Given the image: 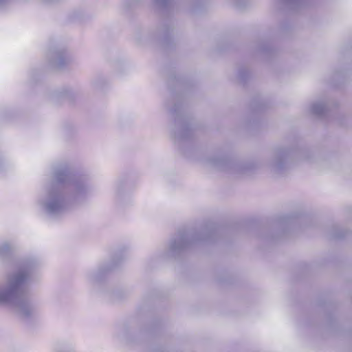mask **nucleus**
I'll return each instance as SVG.
<instances>
[{
	"label": "nucleus",
	"mask_w": 352,
	"mask_h": 352,
	"mask_svg": "<svg viewBox=\"0 0 352 352\" xmlns=\"http://www.w3.org/2000/svg\"><path fill=\"white\" fill-rule=\"evenodd\" d=\"M92 192L86 177L74 178L65 162L52 165L51 171L38 196L40 210L50 218H58L69 212L76 201L85 199Z\"/></svg>",
	"instance_id": "1"
},
{
	"label": "nucleus",
	"mask_w": 352,
	"mask_h": 352,
	"mask_svg": "<svg viewBox=\"0 0 352 352\" xmlns=\"http://www.w3.org/2000/svg\"><path fill=\"white\" fill-rule=\"evenodd\" d=\"M35 273L30 267H22L7 274L6 282L0 283V307H12L24 318L36 316L41 309V300L27 296L30 287L37 279Z\"/></svg>",
	"instance_id": "2"
},
{
	"label": "nucleus",
	"mask_w": 352,
	"mask_h": 352,
	"mask_svg": "<svg viewBox=\"0 0 352 352\" xmlns=\"http://www.w3.org/2000/svg\"><path fill=\"white\" fill-rule=\"evenodd\" d=\"M127 258L126 252H121L117 254L110 261L102 263L97 269L88 272L87 274L88 283L96 292L101 294L109 300H117L122 295V292L111 289L107 285L106 280L108 274ZM120 298H122V296H120Z\"/></svg>",
	"instance_id": "3"
},
{
	"label": "nucleus",
	"mask_w": 352,
	"mask_h": 352,
	"mask_svg": "<svg viewBox=\"0 0 352 352\" xmlns=\"http://www.w3.org/2000/svg\"><path fill=\"white\" fill-rule=\"evenodd\" d=\"M137 313L139 318L138 339L142 345L141 352H154V307L152 294L144 296Z\"/></svg>",
	"instance_id": "4"
},
{
	"label": "nucleus",
	"mask_w": 352,
	"mask_h": 352,
	"mask_svg": "<svg viewBox=\"0 0 352 352\" xmlns=\"http://www.w3.org/2000/svg\"><path fill=\"white\" fill-rule=\"evenodd\" d=\"M214 233V229L208 226L198 230H179L170 241L169 252L174 256H178L195 245L209 241Z\"/></svg>",
	"instance_id": "5"
},
{
	"label": "nucleus",
	"mask_w": 352,
	"mask_h": 352,
	"mask_svg": "<svg viewBox=\"0 0 352 352\" xmlns=\"http://www.w3.org/2000/svg\"><path fill=\"white\" fill-rule=\"evenodd\" d=\"M13 248V245L8 241H0V263L3 266L12 269L8 274L22 267H30L32 272H36L39 265L38 261L34 258H16L12 254Z\"/></svg>",
	"instance_id": "6"
},
{
	"label": "nucleus",
	"mask_w": 352,
	"mask_h": 352,
	"mask_svg": "<svg viewBox=\"0 0 352 352\" xmlns=\"http://www.w3.org/2000/svg\"><path fill=\"white\" fill-rule=\"evenodd\" d=\"M296 153V151L289 148H276L268 164L270 171L276 175L283 174L288 168L289 160Z\"/></svg>",
	"instance_id": "7"
},
{
	"label": "nucleus",
	"mask_w": 352,
	"mask_h": 352,
	"mask_svg": "<svg viewBox=\"0 0 352 352\" xmlns=\"http://www.w3.org/2000/svg\"><path fill=\"white\" fill-rule=\"evenodd\" d=\"M50 66L56 69L63 68L70 61V58L65 48L51 50L47 54Z\"/></svg>",
	"instance_id": "8"
},
{
	"label": "nucleus",
	"mask_w": 352,
	"mask_h": 352,
	"mask_svg": "<svg viewBox=\"0 0 352 352\" xmlns=\"http://www.w3.org/2000/svg\"><path fill=\"white\" fill-rule=\"evenodd\" d=\"M208 164L219 170L227 171L233 170L234 171H237L238 170H241L243 172L245 171L243 168L234 164L231 161L225 157H217L211 158L208 160Z\"/></svg>",
	"instance_id": "9"
},
{
	"label": "nucleus",
	"mask_w": 352,
	"mask_h": 352,
	"mask_svg": "<svg viewBox=\"0 0 352 352\" xmlns=\"http://www.w3.org/2000/svg\"><path fill=\"white\" fill-rule=\"evenodd\" d=\"M176 129L174 133L175 139L179 140H186L192 135V129L190 124L186 121L180 119H175Z\"/></svg>",
	"instance_id": "10"
},
{
	"label": "nucleus",
	"mask_w": 352,
	"mask_h": 352,
	"mask_svg": "<svg viewBox=\"0 0 352 352\" xmlns=\"http://www.w3.org/2000/svg\"><path fill=\"white\" fill-rule=\"evenodd\" d=\"M153 38V31L146 28L140 30L135 35L136 41L141 45L152 43Z\"/></svg>",
	"instance_id": "11"
},
{
	"label": "nucleus",
	"mask_w": 352,
	"mask_h": 352,
	"mask_svg": "<svg viewBox=\"0 0 352 352\" xmlns=\"http://www.w3.org/2000/svg\"><path fill=\"white\" fill-rule=\"evenodd\" d=\"M118 337L126 343L133 342L136 340L130 326L128 324H124L120 327L118 333Z\"/></svg>",
	"instance_id": "12"
},
{
	"label": "nucleus",
	"mask_w": 352,
	"mask_h": 352,
	"mask_svg": "<svg viewBox=\"0 0 352 352\" xmlns=\"http://www.w3.org/2000/svg\"><path fill=\"white\" fill-rule=\"evenodd\" d=\"M327 110V105L324 102H316L310 106V112L317 117H322Z\"/></svg>",
	"instance_id": "13"
},
{
	"label": "nucleus",
	"mask_w": 352,
	"mask_h": 352,
	"mask_svg": "<svg viewBox=\"0 0 352 352\" xmlns=\"http://www.w3.org/2000/svg\"><path fill=\"white\" fill-rule=\"evenodd\" d=\"M175 0H155V11L157 10H164L169 11L172 9Z\"/></svg>",
	"instance_id": "14"
},
{
	"label": "nucleus",
	"mask_w": 352,
	"mask_h": 352,
	"mask_svg": "<svg viewBox=\"0 0 352 352\" xmlns=\"http://www.w3.org/2000/svg\"><path fill=\"white\" fill-rule=\"evenodd\" d=\"M285 5L292 10H298L309 3V0H284Z\"/></svg>",
	"instance_id": "15"
},
{
	"label": "nucleus",
	"mask_w": 352,
	"mask_h": 352,
	"mask_svg": "<svg viewBox=\"0 0 352 352\" xmlns=\"http://www.w3.org/2000/svg\"><path fill=\"white\" fill-rule=\"evenodd\" d=\"M108 82V79L104 76L99 75L93 80L92 85L95 88L100 89L107 85Z\"/></svg>",
	"instance_id": "16"
},
{
	"label": "nucleus",
	"mask_w": 352,
	"mask_h": 352,
	"mask_svg": "<svg viewBox=\"0 0 352 352\" xmlns=\"http://www.w3.org/2000/svg\"><path fill=\"white\" fill-rule=\"evenodd\" d=\"M55 352H74V347L72 344L66 342L58 343L55 348Z\"/></svg>",
	"instance_id": "17"
},
{
	"label": "nucleus",
	"mask_w": 352,
	"mask_h": 352,
	"mask_svg": "<svg viewBox=\"0 0 352 352\" xmlns=\"http://www.w3.org/2000/svg\"><path fill=\"white\" fill-rule=\"evenodd\" d=\"M73 96V92L71 89L69 88H63L60 91H58L55 96L58 98H71Z\"/></svg>",
	"instance_id": "18"
},
{
	"label": "nucleus",
	"mask_w": 352,
	"mask_h": 352,
	"mask_svg": "<svg viewBox=\"0 0 352 352\" xmlns=\"http://www.w3.org/2000/svg\"><path fill=\"white\" fill-rule=\"evenodd\" d=\"M124 184L123 182L118 181L116 183V198H117V199L118 201H120V199L122 197V193L124 192Z\"/></svg>",
	"instance_id": "19"
},
{
	"label": "nucleus",
	"mask_w": 352,
	"mask_h": 352,
	"mask_svg": "<svg viewBox=\"0 0 352 352\" xmlns=\"http://www.w3.org/2000/svg\"><path fill=\"white\" fill-rule=\"evenodd\" d=\"M180 3L186 5L192 10L200 3L201 0H179Z\"/></svg>",
	"instance_id": "20"
},
{
	"label": "nucleus",
	"mask_w": 352,
	"mask_h": 352,
	"mask_svg": "<svg viewBox=\"0 0 352 352\" xmlns=\"http://www.w3.org/2000/svg\"><path fill=\"white\" fill-rule=\"evenodd\" d=\"M230 3L236 8H242L245 6L250 0H229Z\"/></svg>",
	"instance_id": "21"
},
{
	"label": "nucleus",
	"mask_w": 352,
	"mask_h": 352,
	"mask_svg": "<svg viewBox=\"0 0 352 352\" xmlns=\"http://www.w3.org/2000/svg\"><path fill=\"white\" fill-rule=\"evenodd\" d=\"M144 269L145 272L151 273L153 271V259L150 258L145 261L144 264Z\"/></svg>",
	"instance_id": "22"
},
{
	"label": "nucleus",
	"mask_w": 352,
	"mask_h": 352,
	"mask_svg": "<svg viewBox=\"0 0 352 352\" xmlns=\"http://www.w3.org/2000/svg\"><path fill=\"white\" fill-rule=\"evenodd\" d=\"M248 75V72L246 69H241L239 71L238 77L241 81H245Z\"/></svg>",
	"instance_id": "23"
},
{
	"label": "nucleus",
	"mask_w": 352,
	"mask_h": 352,
	"mask_svg": "<svg viewBox=\"0 0 352 352\" xmlns=\"http://www.w3.org/2000/svg\"><path fill=\"white\" fill-rule=\"evenodd\" d=\"M162 39L163 40V41L164 43H168L170 41V32L169 28H166V30H164Z\"/></svg>",
	"instance_id": "24"
},
{
	"label": "nucleus",
	"mask_w": 352,
	"mask_h": 352,
	"mask_svg": "<svg viewBox=\"0 0 352 352\" xmlns=\"http://www.w3.org/2000/svg\"><path fill=\"white\" fill-rule=\"evenodd\" d=\"M4 169V162L1 155H0V172Z\"/></svg>",
	"instance_id": "25"
},
{
	"label": "nucleus",
	"mask_w": 352,
	"mask_h": 352,
	"mask_svg": "<svg viewBox=\"0 0 352 352\" xmlns=\"http://www.w3.org/2000/svg\"><path fill=\"white\" fill-rule=\"evenodd\" d=\"M9 0H0V7L7 3Z\"/></svg>",
	"instance_id": "26"
},
{
	"label": "nucleus",
	"mask_w": 352,
	"mask_h": 352,
	"mask_svg": "<svg viewBox=\"0 0 352 352\" xmlns=\"http://www.w3.org/2000/svg\"><path fill=\"white\" fill-rule=\"evenodd\" d=\"M177 111H178V107H177V105H175L174 108L172 109V111L173 113H176Z\"/></svg>",
	"instance_id": "27"
},
{
	"label": "nucleus",
	"mask_w": 352,
	"mask_h": 352,
	"mask_svg": "<svg viewBox=\"0 0 352 352\" xmlns=\"http://www.w3.org/2000/svg\"><path fill=\"white\" fill-rule=\"evenodd\" d=\"M337 236V237H342V236H343V235H338V236Z\"/></svg>",
	"instance_id": "28"
}]
</instances>
